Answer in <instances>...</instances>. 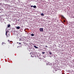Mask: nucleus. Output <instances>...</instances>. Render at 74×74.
Wrapping results in <instances>:
<instances>
[{
  "label": "nucleus",
  "instance_id": "f257e3e1",
  "mask_svg": "<svg viewBox=\"0 0 74 74\" xmlns=\"http://www.w3.org/2000/svg\"><path fill=\"white\" fill-rule=\"evenodd\" d=\"M39 30L40 32H43V28H40L39 29Z\"/></svg>",
  "mask_w": 74,
  "mask_h": 74
},
{
  "label": "nucleus",
  "instance_id": "f03ea898",
  "mask_svg": "<svg viewBox=\"0 0 74 74\" xmlns=\"http://www.w3.org/2000/svg\"><path fill=\"white\" fill-rule=\"evenodd\" d=\"M58 69H54L53 70V71H58Z\"/></svg>",
  "mask_w": 74,
  "mask_h": 74
},
{
  "label": "nucleus",
  "instance_id": "7ed1b4c3",
  "mask_svg": "<svg viewBox=\"0 0 74 74\" xmlns=\"http://www.w3.org/2000/svg\"><path fill=\"white\" fill-rule=\"evenodd\" d=\"M3 20H4V19H1L0 21L1 23H2V22H3Z\"/></svg>",
  "mask_w": 74,
  "mask_h": 74
},
{
  "label": "nucleus",
  "instance_id": "20e7f679",
  "mask_svg": "<svg viewBox=\"0 0 74 74\" xmlns=\"http://www.w3.org/2000/svg\"><path fill=\"white\" fill-rule=\"evenodd\" d=\"M31 57L33 58V57H34V55L33 54H32V55L31 56Z\"/></svg>",
  "mask_w": 74,
  "mask_h": 74
},
{
  "label": "nucleus",
  "instance_id": "39448f33",
  "mask_svg": "<svg viewBox=\"0 0 74 74\" xmlns=\"http://www.w3.org/2000/svg\"><path fill=\"white\" fill-rule=\"evenodd\" d=\"M34 48H36V49H38V47H37L36 46H34Z\"/></svg>",
  "mask_w": 74,
  "mask_h": 74
},
{
  "label": "nucleus",
  "instance_id": "423d86ee",
  "mask_svg": "<svg viewBox=\"0 0 74 74\" xmlns=\"http://www.w3.org/2000/svg\"><path fill=\"white\" fill-rule=\"evenodd\" d=\"M16 28L17 29H20V27L18 26Z\"/></svg>",
  "mask_w": 74,
  "mask_h": 74
},
{
  "label": "nucleus",
  "instance_id": "0eeeda50",
  "mask_svg": "<svg viewBox=\"0 0 74 74\" xmlns=\"http://www.w3.org/2000/svg\"><path fill=\"white\" fill-rule=\"evenodd\" d=\"M8 31H6V35H7V34L8 33Z\"/></svg>",
  "mask_w": 74,
  "mask_h": 74
},
{
  "label": "nucleus",
  "instance_id": "6e6552de",
  "mask_svg": "<svg viewBox=\"0 0 74 74\" xmlns=\"http://www.w3.org/2000/svg\"><path fill=\"white\" fill-rule=\"evenodd\" d=\"M33 8H36V6L34 5L33 6Z\"/></svg>",
  "mask_w": 74,
  "mask_h": 74
},
{
  "label": "nucleus",
  "instance_id": "1a4fd4ad",
  "mask_svg": "<svg viewBox=\"0 0 74 74\" xmlns=\"http://www.w3.org/2000/svg\"><path fill=\"white\" fill-rule=\"evenodd\" d=\"M41 15H42V16H44V13H41Z\"/></svg>",
  "mask_w": 74,
  "mask_h": 74
},
{
  "label": "nucleus",
  "instance_id": "9d476101",
  "mask_svg": "<svg viewBox=\"0 0 74 74\" xmlns=\"http://www.w3.org/2000/svg\"><path fill=\"white\" fill-rule=\"evenodd\" d=\"M10 26H11V25H9L8 26V27H10Z\"/></svg>",
  "mask_w": 74,
  "mask_h": 74
},
{
  "label": "nucleus",
  "instance_id": "9b49d317",
  "mask_svg": "<svg viewBox=\"0 0 74 74\" xmlns=\"http://www.w3.org/2000/svg\"><path fill=\"white\" fill-rule=\"evenodd\" d=\"M34 36V34H31L32 36Z\"/></svg>",
  "mask_w": 74,
  "mask_h": 74
},
{
  "label": "nucleus",
  "instance_id": "f8f14e48",
  "mask_svg": "<svg viewBox=\"0 0 74 74\" xmlns=\"http://www.w3.org/2000/svg\"><path fill=\"white\" fill-rule=\"evenodd\" d=\"M45 53V52H42V53L43 54H44V53Z\"/></svg>",
  "mask_w": 74,
  "mask_h": 74
},
{
  "label": "nucleus",
  "instance_id": "ddd939ff",
  "mask_svg": "<svg viewBox=\"0 0 74 74\" xmlns=\"http://www.w3.org/2000/svg\"><path fill=\"white\" fill-rule=\"evenodd\" d=\"M49 54H50V55H51V54H52V53H51V52H49Z\"/></svg>",
  "mask_w": 74,
  "mask_h": 74
},
{
  "label": "nucleus",
  "instance_id": "4468645a",
  "mask_svg": "<svg viewBox=\"0 0 74 74\" xmlns=\"http://www.w3.org/2000/svg\"><path fill=\"white\" fill-rule=\"evenodd\" d=\"M16 38V39H18V38H19V37H17Z\"/></svg>",
  "mask_w": 74,
  "mask_h": 74
},
{
  "label": "nucleus",
  "instance_id": "2eb2a0df",
  "mask_svg": "<svg viewBox=\"0 0 74 74\" xmlns=\"http://www.w3.org/2000/svg\"><path fill=\"white\" fill-rule=\"evenodd\" d=\"M19 41H22V39H20L19 40Z\"/></svg>",
  "mask_w": 74,
  "mask_h": 74
},
{
  "label": "nucleus",
  "instance_id": "dca6fc26",
  "mask_svg": "<svg viewBox=\"0 0 74 74\" xmlns=\"http://www.w3.org/2000/svg\"><path fill=\"white\" fill-rule=\"evenodd\" d=\"M31 7H33V5H32L31 6Z\"/></svg>",
  "mask_w": 74,
  "mask_h": 74
},
{
  "label": "nucleus",
  "instance_id": "f3484780",
  "mask_svg": "<svg viewBox=\"0 0 74 74\" xmlns=\"http://www.w3.org/2000/svg\"><path fill=\"white\" fill-rule=\"evenodd\" d=\"M17 48H20V46H18V47H17Z\"/></svg>",
  "mask_w": 74,
  "mask_h": 74
},
{
  "label": "nucleus",
  "instance_id": "a211bd4d",
  "mask_svg": "<svg viewBox=\"0 0 74 74\" xmlns=\"http://www.w3.org/2000/svg\"><path fill=\"white\" fill-rule=\"evenodd\" d=\"M45 47H46V48H48V46H45Z\"/></svg>",
  "mask_w": 74,
  "mask_h": 74
},
{
  "label": "nucleus",
  "instance_id": "6ab92c4d",
  "mask_svg": "<svg viewBox=\"0 0 74 74\" xmlns=\"http://www.w3.org/2000/svg\"><path fill=\"white\" fill-rule=\"evenodd\" d=\"M19 44L20 45H21V43H19Z\"/></svg>",
  "mask_w": 74,
  "mask_h": 74
},
{
  "label": "nucleus",
  "instance_id": "aec40b11",
  "mask_svg": "<svg viewBox=\"0 0 74 74\" xmlns=\"http://www.w3.org/2000/svg\"><path fill=\"white\" fill-rule=\"evenodd\" d=\"M1 10H0V12H1Z\"/></svg>",
  "mask_w": 74,
  "mask_h": 74
},
{
  "label": "nucleus",
  "instance_id": "412c9836",
  "mask_svg": "<svg viewBox=\"0 0 74 74\" xmlns=\"http://www.w3.org/2000/svg\"><path fill=\"white\" fill-rule=\"evenodd\" d=\"M2 44H4V42H2Z\"/></svg>",
  "mask_w": 74,
  "mask_h": 74
},
{
  "label": "nucleus",
  "instance_id": "4be33fe9",
  "mask_svg": "<svg viewBox=\"0 0 74 74\" xmlns=\"http://www.w3.org/2000/svg\"><path fill=\"white\" fill-rule=\"evenodd\" d=\"M47 64V65H48V63L47 64Z\"/></svg>",
  "mask_w": 74,
  "mask_h": 74
},
{
  "label": "nucleus",
  "instance_id": "5701e85b",
  "mask_svg": "<svg viewBox=\"0 0 74 74\" xmlns=\"http://www.w3.org/2000/svg\"><path fill=\"white\" fill-rule=\"evenodd\" d=\"M8 42H9V41H10V40H8Z\"/></svg>",
  "mask_w": 74,
  "mask_h": 74
},
{
  "label": "nucleus",
  "instance_id": "b1692460",
  "mask_svg": "<svg viewBox=\"0 0 74 74\" xmlns=\"http://www.w3.org/2000/svg\"><path fill=\"white\" fill-rule=\"evenodd\" d=\"M30 55H32V53H30Z\"/></svg>",
  "mask_w": 74,
  "mask_h": 74
},
{
  "label": "nucleus",
  "instance_id": "393cba45",
  "mask_svg": "<svg viewBox=\"0 0 74 74\" xmlns=\"http://www.w3.org/2000/svg\"><path fill=\"white\" fill-rule=\"evenodd\" d=\"M65 21H64V22H65Z\"/></svg>",
  "mask_w": 74,
  "mask_h": 74
},
{
  "label": "nucleus",
  "instance_id": "a878e982",
  "mask_svg": "<svg viewBox=\"0 0 74 74\" xmlns=\"http://www.w3.org/2000/svg\"><path fill=\"white\" fill-rule=\"evenodd\" d=\"M18 43H19V42H17V44H18Z\"/></svg>",
  "mask_w": 74,
  "mask_h": 74
},
{
  "label": "nucleus",
  "instance_id": "bb28decb",
  "mask_svg": "<svg viewBox=\"0 0 74 74\" xmlns=\"http://www.w3.org/2000/svg\"><path fill=\"white\" fill-rule=\"evenodd\" d=\"M24 31H25V32H26V31H25V29L24 30Z\"/></svg>",
  "mask_w": 74,
  "mask_h": 74
},
{
  "label": "nucleus",
  "instance_id": "cd10ccee",
  "mask_svg": "<svg viewBox=\"0 0 74 74\" xmlns=\"http://www.w3.org/2000/svg\"><path fill=\"white\" fill-rule=\"evenodd\" d=\"M1 4H2V3H1Z\"/></svg>",
  "mask_w": 74,
  "mask_h": 74
}]
</instances>
